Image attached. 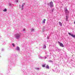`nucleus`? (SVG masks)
Listing matches in <instances>:
<instances>
[{"label": "nucleus", "mask_w": 75, "mask_h": 75, "mask_svg": "<svg viewBox=\"0 0 75 75\" xmlns=\"http://www.w3.org/2000/svg\"><path fill=\"white\" fill-rule=\"evenodd\" d=\"M34 31V29L33 28H32L31 30V32H33V31Z\"/></svg>", "instance_id": "nucleus-13"}, {"label": "nucleus", "mask_w": 75, "mask_h": 75, "mask_svg": "<svg viewBox=\"0 0 75 75\" xmlns=\"http://www.w3.org/2000/svg\"><path fill=\"white\" fill-rule=\"evenodd\" d=\"M25 31V29H23V31Z\"/></svg>", "instance_id": "nucleus-26"}, {"label": "nucleus", "mask_w": 75, "mask_h": 75, "mask_svg": "<svg viewBox=\"0 0 75 75\" xmlns=\"http://www.w3.org/2000/svg\"><path fill=\"white\" fill-rule=\"evenodd\" d=\"M45 64H44L42 65V67H45Z\"/></svg>", "instance_id": "nucleus-16"}, {"label": "nucleus", "mask_w": 75, "mask_h": 75, "mask_svg": "<svg viewBox=\"0 0 75 75\" xmlns=\"http://www.w3.org/2000/svg\"><path fill=\"white\" fill-rule=\"evenodd\" d=\"M64 11L66 15V14H68V13H69V11H68L67 9L64 10Z\"/></svg>", "instance_id": "nucleus-4"}, {"label": "nucleus", "mask_w": 75, "mask_h": 75, "mask_svg": "<svg viewBox=\"0 0 75 75\" xmlns=\"http://www.w3.org/2000/svg\"><path fill=\"white\" fill-rule=\"evenodd\" d=\"M68 34L70 35H71V37H72L73 38H75V35H74L72 34H71L70 33H69Z\"/></svg>", "instance_id": "nucleus-5"}, {"label": "nucleus", "mask_w": 75, "mask_h": 75, "mask_svg": "<svg viewBox=\"0 0 75 75\" xmlns=\"http://www.w3.org/2000/svg\"><path fill=\"white\" fill-rule=\"evenodd\" d=\"M59 25H60V26H62V23H61V22H59Z\"/></svg>", "instance_id": "nucleus-9"}, {"label": "nucleus", "mask_w": 75, "mask_h": 75, "mask_svg": "<svg viewBox=\"0 0 75 75\" xmlns=\"http://www.w3.org/2000/svg\"><path fill=\"white\" fill-rule=\"evenodd\" d=\"M38 57H39V58H40V59H42V58H43V57H41L40 56H39Z\"/></svg>", "instance_id": "nucleus-10"}, {"label": "nucleus", "mask_w": 75, "mask_h": 75, "mask_svg": "<svg viewBox=\"0 0 75 75\" xmlns=\"http://www.w3.org/2000/svg\"><path fill=\"white\" fill-rule=\"evenodd\" d=\"M36 69H37V70H38L40 69L39 68H36Z\"/></svg>", "instance_id": "nucleus-21"}, {"label": "nucleus", "mask_w": 75, "mask_h": 75, "mask_svg": "<svg viewBox=\"0 0 75 75\" xmlns=\"http://www.w3.org/2000/svg\"><path fill=\"white\" fill-rule=\"evenodd\" d=\"M54 8H53V9H52L51 10H50V13H52V12H53V11H54Z\"/></svg>", "instance_id": "nucleus-8"}, {"label": "nucleus", "mask_w": 75, "mask_h": 75, "mask_svg": "<svg viewBox=\"0 0 75 75\" xmlns=\"http://www.w3.org/2000/svg\"><path fill=\"white\" fill-rule=\"evenodd\" d=\"M9 6H10V7H12V5H11V4L9 3Z\"/></svg>", "instance_id": "nucleus-15"}, {"label": "nucleus", "mask_w": 75, "mask_h": 75, "mask_svg": "<svg viewBox=\"0 0 75 75\" xmlns=\"http://www.w3.org/2000/svg\"><path fill=\"white\" fill-rule=\"evenodd\" d=\"M74 24H75V20L74 22Z\"/></svg>", "instance_id": "nucleus-30"}, {"label": "nucleus", "mask_w": 75, "mask_h": 75, "mask_svg": "<svg viewBox=\"0 0 75 75\" xmlns=\"http://www.w3.org/2000/svg\"><path fill=\"white\" fill-rule=\"evenodd\" d=\"M16 51H20V47H18V46H17L16 48Z\"/></svg>", "instance_id": "nucleus-6"}, {"label": "nucleus", "mask_w": 75, "mask_h": 75, "mask_svg": "<svg viewBox=\"0 0 75 75\" xmlns=\"http://www.w3.org/2000/svg\"><path fill=\"white\" fill-rule=\"evenodd\" d=\"M43 48H46V46L45 45H44Z\"/></svg>", "instance_id": "nucleus-20"}, {"label": "nucleus", "mask_w": 75, "mask_h": 75, "mask_svg": "<svg viewBox=\"0 0 75 75\" xmlns=\"http://www.w3.org/2000/svg\"><path fill=\"white\" fill-rule=\"evenodd\" d=\"M18 0H16V2L17 3L18 2Z\"/></svg>", "instance_id": "nucleus-29"}, {"label": "nucleus", "mask_w": 75, "mask_h": 75, "mask_svg": "<svg viewBox=\"0 0 75 75\" xmlns=\"http://www.w3.org/2000/svg\"><path fill=\"white\" fill-rule=\"evenodd\" d=\"M46 68L47 69H49L50 67H49V66H48V65H47L46 67Z\"/></svg>", "instance_id": "nucleus-12"}, {"label": "nucleus", "mask_w": 75, "mask_h": 75, "mask_svg": "<svg viewBox=\"0 0 75 75\" xmlns=\"http://www.w3.org/2000/svg\"><path fill=\"white\" fill-rule=\"evenodd\" d=\"M46 58H47V57H45V59H46Z\"/></svg>", "instance_id": "nucleus-28"}, {"label": "nucleus", "mask_w": 75, "mask_h": 75, "mask_svg": "<svg viewBox=\"0 0 75 75\" xmlns=\"http://www.w3.org/2000/svg\"><path fill=\"white\" fill-rule=\"evenodd\" d=\"M47 39H49V36H47Z\"/></svg>", "instance_id": "nucleus-24"}, {"label": "nucleus", "mask_w": 75, "mask_h": 75, "mask_svg": "<svg viewBox=\"0 0 75 75\" xmlns=\"http://www.w3.org/2000/svg\"><path fill=\"white\" fill-rule=\"evenodd\" d=\"M46 20L45 19H44L42 21L43 23H45V21Z\"/></svg>", "instance_id": "nucleus-11"}, {"label": "nucleus", "mask_w": 75, "mask_h": 75, "mask_svg": "<svg viewBox=\"0 0 75 75\" xmlns=\"http://www.w3.org/2000/svg\"><path fill=\"white\" fill-rule=\"evenodd\" d=\"M12 45L13 46V47H15V45L14 43H13L12 44Z\"/></svg>", "instance_id": "nucleus-19"}, {"label": "nucleus", "mask_w": 75, "mask_h": 75, "mask_svg": "<svg viewBox=\"0 0 75 75\" xmlns=\"http://www.w3.org/2000/svg\"><path fill=\"white\" fill-rule=\"evenodd\" d=\"M19 8H21V5H19Z\"/></svg>", "instance_id": "nucleus-25"}, {"label": "nucleus", "mask_w": 75, "mask_h": 75, "mask_svg": "<svg viewBox=\"0 0 75 75\" xmlns=\"http://www.w3.org/2000/svg\"><path fill=\"white\" fill-rule=\"evenodd\" d=\"M25 3H24L22 5V7H23L24 6H25Z\"/></svg>", "instance_id": "nucleus-14"}, {"label": "nucleus", "mask_w": 75, "mask_h": 75, "mask_svg": "<svg viewBox=\"0 0 75 75\" xmlns=\"http://www.w3.org/2000/svg\"><path fill=\"white\" fill-rule=\"evenodd\" d=\"M4 49H2V50H1V51H4Z\"/></svg>", "instance_id": "nucleus-27"}, {"label": "nucleus", "mask_w": 75, "mask_h": 75, "mask_svg": "<svg viewBox=\"0 0 75 75\" xmlns=\"http://www.w3.org/2000/svg\"><path fill=\"white\" fill-rule=\"evenodd\" d=\"M48 6H50L51 8L52 7L54 6V5L53 4V2L52 1L50 2L49 4H48Z\"/></svg>", "instance_id": "nucleus-2"}, {"label": "nucleus", "mask_w": 75, "mask_h": 75, "mask_svg": "<svg viewBox=\"0 0 75 75\" xmlns=\"http://www.w3.org/2000/svg\"><path fill=\"white\" fill-rule=\"evenodd\" d=\"M61 51V50L60 49H58V51Z\"/></svg>", "instance_id": "nucleus-23"}, {"label": "nucleus", "mask_w": 75, "mask_h": 75, "mask_svg": "<svg viewBox=\"0 0 75 75\" xmlns=\"http://www.w3.org/2000/svg\"><path fill=\"white\" fill-rule=\"evenodd\" d=\"M48 62H53V61L51 60H49Z\"/></svg>", "instance_id": "nucleus-18"}, {"label": "nucleus", "mask_w": 75, "mask_h": 75, "mask_svg": "<svg viewBox=\"0 0 75 75\" xmlns=\"http://www.w3.org/2000/svg\"><path fill=\"white\" fill-rule=\"evenodd\" d=\"M52 71H54L53 69L52 70Z\"/></svg>", "instance_id": "nucleus-31"}, {"label": "nucleus", "mask_w": 75, "mask_h": 75, "mask_svg": "<svg viewBox=\"0 0 75 75\" xmlns=\"http://www.w3.org/2000/svg\"><path fill=\"white\" fill-rule=\"evenodd\" d=\"M15 36L16 39H17V40H19L21 37V33H17L15 34Z\"/></svg>", "instance_id": "nucleus-1"}, {"label": "nucleus", "mask_w": 75, "mask_h": 75, "mask_svg": "<svg viewBox=\"0 0 75 75\" xmlns=\"http://www.w3.org/2000/svg\"><path fill=\"white\" fill-rule=\"evenodd\" d=\"M21 8H21V10H23V7H22V6H21Z\"/></svg>", "instance_id": "nucleus-22"}, {"label": "nucleus", "mask_w": 75, "mask_h": 75, "mask_svg": "<svg viewBox=\"0 0 75 75\" xmlns=\"http://www.w3.org/2000/svg\"><path fill=\"white\" fill-rule=\"evenodd\" d=\"M58 43L59 44V45L60 46V47H64V46L63 44L61 43V42H58Z\"/></svg>", "instance_id": "nucleus-3"}, {"label": "nucleus", "mask_w": 75, "mask_h": 75, "mask_svg": "<svg viewBox=\"0 0 75 75\" xmlns=\"http://www.w3.org/2000/svg\"><path fill=\"white\" fill-rule=\"evenodd\" d=\"M3 11L6 12L7 11V9L5 8L4 10H3Z\"/></svg>", "instance_id": "nucleus-17"}, {"label": "nucleus", "mask_w": 75, "mask_h": 75, "mask_svg": "<svg viewBox=\"0 0 75 75\" xmlns=\"http://www.w3.org/2000/svg\"><path fill=\"white\" fill-rule=\"evenodd\" d=\"M66 20L67 21H68V16L66 15Z\"/></svg>", "instance_id": "nucleus-7"}]
</instances>
